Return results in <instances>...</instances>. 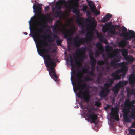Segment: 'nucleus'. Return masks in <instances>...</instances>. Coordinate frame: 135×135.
<instances>
[{"label":"nucleus","mask_w":135,"mask_h":135,"mask_svg":"<svg viewBox=\"0 0 135 135\" xmlns=\"http://www.w3.org/2000/svg\"><path fill=\"white\" fill-rule=\"evenodd\" d=\"M129 133L132 135H135V129H131L129 131Z\"/></svg>","instance_id":"37"},{"label":"nucleus","mask_w":135,"mask_h":135,"mask_svg":"<svg viewBox=\"0 0 135 135\" xmlns=\"http://www.w3.org/2000/svg\"><path fill=\"white\" fill-rule=\"evenodd\" d=\"M86 50L85 47H83L79 48L76 50V52L77 53L80 54V60H83L85 57V54L86 52Z\"/></svg>","instance_id":"12"},{"label":"nucleus","mask_w":135,"mask_h":135,"mask_svg":"<svg viewBox=\"0 0 135 135\" xmlns=\"http://www.w3.org/2000/svg\"><path fill=\"white\" fill-rule=\"evenodd\" d=\"M130 100L129 99H126L124 103V107H128L131 106L130 104Z\"/></svg>","instance_id":"32"},{"label":"nucleus","mask_w":135,"mask_h":135,"mask_svg":"<svg viewBox=\"0 0 135 135\" xmlns=\"http://www.w3.org/2000/svg\"><path fill=\"white\" fill-rule=\"evenodd\" d=\"M101 54V52L100 53H98V52H96L95 53V57H96L97 56H98L99 54Z\"/></svg>","instance_id":"54"},{"label":"nucleus","mask_w":135,"mask_h":135,"mask_svg":"<svg viewBox=\"0 0 135 135\" xmlns=\"http://www.w3.org/2000/svg\"><path fill=\"white\" fill-rule=\"evenodd\" d=\"M78 24L79 25V27H81L82 28L81 30V33H85V30L84 29V26L83 22L80 20H78Z\"/></svg>","instance_id":"26"},{"label":"nucleus","mask_w":135,"mask_h":135,"mask_svg":"<svg viewBox=\"0 0 135 135\" xmlns=\"http://www.w3.org/2000/svg\"><path fill=\"white\" fill-rule=\"evenodd\" d=\"M47 16H44V17L46 18V20L47 21H49V14H47Z\"/></svg>","instance_id":"50"},{"label":"nucleus","mask_w":135,"mask_h":135,"mask_svg":"<svg viewBox=\"0 0 135 135\" xmlns=\"http://www.w3.org/2000/svg\"><path fill=\"white\" fill-rule=\"evenodd\" d=\"M123 117L124 120L127 122H130L131 121V116L128 115H123Z\"/></svg>","instance_id":"31"},{"label":"nucleus","mask_w":135,"mask_h":135,"mask_svg":"<svg viewBox=\"0 0 135 135\" xmlns=\"http://www.w3.org/2000/svg\"><path fill=\"white\" fill-rule=\"evenodd\" d=\"M114 60L116 63L120 61V58L118 57H117Z\"/></svg>","instance_id":"41"},{"label":"nucleus","mask_w":135,"mask_h":135,"mask_svg":"<svg viewBox=\"0 0 135 135\" xmlns=\"http://www.w3.org/2000/svg\"><path fill=\"white\" fill-rule=\"evenodd\" d=\"M135 104V100H132L131 101H130V105L131 106V107L132 106H133L134 105H133V104Z\"/></svg>","instance_id":"45"},{"label":"nucleus","mask_w":135,"mask_h":135,"mask_svg":"<svg viewBox=\"0 0 135 135\" xmlns=\"http://www.w3.org/2000/svg\"><path fill=\"white\" fill-rule=\"evenodd\" d=\"M116 62L114 60H112L110 63V65L111 66H113L114 68H116Z\"/></svg>","instance_id":"35"},{"label":"nucleus","mask_w":135,"mask_h":135,"mask_svg":"<svg viewBox=\"0 0 135 135\" xmlns=\"http://www.w3.org/2000/svg\"><path fill=\"white\" fill-rule=\"evenodd\" d=\"M76 87L79 89L77 93L78 96L80 98L83 99L84 101L88 102L90 98V95L88 90L83 91L82 90L85 88L86 86L85 81L84 80L79 81L76 83Z\"/></svg>","instance_id":"2"},{"label":"nucleus","mask_w":135,"mask_h":135,"mask_svg":"<svg viewBox=\"0 0 135 135\" xmlns=\"http://www.w3.org/2000/svg\"><path fill=\"white\" fill-rule=\"evenodd\" d=\"M99 41L100 42H98L96 45L97 47L99 49V53H100L101 51V32H100L99 34Z\"/></svg>","instance_id":"25"},{"label":"nucleus","mask_w":135,"mask_h":135,"mask_svg":"<svg viewBox=\"0 0 135 135\" xmlns=\"http://www.w3.org/2000/svg\"><path fill=\"white\" fill-rule=\"evenodd\" d=\"M102 65L104 64V62L102 60Z\"/></svg>","instance_id":"63"},{"label":"nucleus","mask_w":135,"mask_h":135,"mask_svg":"<svg viewBox=\"0 0 135 135\" xmlns=\"http://www.w3.org/2000/svg\"><path fill=\"white\" fill-rule=\"evenodd\" d=\"M111 115L114 119L117 121H118L119 119V116L118 115L117 110L116 109L113 108L111 110Z\"/></svg>","instance_id":"14"},{"label":"nucleus","mask_w":135,"mask_h":135,"mask_svg":"<svg viewBox=\"0 0 135 135\" xmlns=\"http://www.w3.org/2000/svg\"><path fill=\"white\" fill-rule=\"evenodd\" d=\"M46 36L47 37V39L49 40V41H52V38L50 35L48 34L46 35Z\"/></svg>","instance_id":"38"},{"label":"nucleus","mask_w":135,"mask_h":135,"mask_svg":"<svg viewBox=\"0 0 135 135\" xmlns=\"http://www.w3.org/2000/svg\"><path fill=\"white\" fill-rule=\"evenodd\" d=\"M121 68L120 69L117 70L111 74V76L113 77V78L115 80H117L120 79V76L119 75V74L121 73L125 74L127 71L125 70V68Z\"/></svg>","instance_id":"9"},{"label":"nucleus","mask_w":135,"mask_h":135,"mask_svg":"<svg viewBox=\"0 0 135 135\" xmlns=\"http://www.w3.org/2000/svg\"><path fill=\"white\" fill-rule=\"evenodd\" d=\"M104 38V37L103 35L102 34V42H104L105 43H106L107 42V41L106 39H104V41H103V40Z\"/></svg>","instance_id":"52"},{"label":"nucleus","mask_w":135,"mask_h":135,"mask_svg":"<svg viewBox=\"0 0 135 135\" xmlns=\"http://www.w3.org/2000/svg\"><path fill=\"white\" fill-rule=\"evenodd\" d=\"M55 63L46 66L50 75L53 78L55 81H57L58 80L57 77L55 73Z\"/></svg>","instance_id":"6"},{"label":"nucleus","mask_w":135,"mask_h":135,"mask_svg":"<svg viewBox=\"0 0 135 135\" xmlns=\"http://www.w3.org/2000/svg\"><path fill=\"white\" fill-rule=\"evenodd\" d=\"M124 59L127 61L130 62H132L135 60V58L130 55H128Z\"/></svg>","instance_id":"23"},{"label":"nucleus","mask_w":135,"mask_h":135,"mask_svg":"<svg viewBox=\"0 0 135 135\" xmlns=\"http://www.w3.org/2000/svg\"><path fill=\"white\" fill-rule=\"evenodd\" d=\"M77 79L76 81L78 82L79 81H80L81 80H83L81 79L83 77V74L82 73V71H78L77 74Z\"/></svg>","instance_id":"27"},{"label":"nucleus","mask_w":135,"mask_h":135,"mask_svg":"<svg viewBox=\"0 0 135 135\" xmlns=\"http://www.w3.org/2000/svg\"><path fill=\"white\" fill-rule=\"evenodd\" d=\"M122 55L124 58L128 56V51L127 49L125 48L122 49L121 51Z\"/></svg>","instance_id":"28"},{"label":"nucleus","mask_w":135,"mask_h":135,"mask_svg":"<svg viewBox=\"0 0 135 135\" xmlns=\"http://www.w3.org/2000/svg\"><path fill=\"white\" fill-rule=\"evenodd\" d=\"M112 14L109 13L107 14L102 19V23H105L110 19L112 17Z\"/></svg>","instance_id":"20"},{"label":"nucleus","mask_w":135,"mask_h":135,"mask_svg":"<svg viewBox=\"0 0 135 135\" xmlns=\"http://www.w3.org/2000/svg\"><path fill=\"white\" fill-rule=\"evenodd\" d=\"M122 32H124L126 33H128L127 32V29L126 27H123L122 29Z\"/></svg>","instance_id":"44"},{"label":"nucleus","mask_w":135,"mask_h":135,"mask_svg":"<svg viewBox=\"0 0 135 135\" xmlns=\"http://www.w3.org/2000/svg\"><path fill=\"white\" fill-rule=\"evenodd\" d=\"M128 84V81H119L117 84L120 88L123 87L126 85Z\"/></svg>","instance_id":"30"},{"label":"nucleus","mask_w":135,"mask_h":135,"mask_svg":"<svg viewBox=\"0 0 135 135\" xmlns=\"http://www.w3.org/2000/svg\"><path fill=\"white\" fill-rule=\"evenodd\" d=\"M36 3H37V2L36 1L35 4L33 6V8L35 13H39L41 10L42 5L39 3L37 5L36 4H35Z\"/></svg>","instance_id":"15"},{"label":"nucleus","mask_w":135,"mask_h":135,"mask_svg":"<svg viewBox=\"0 0 135 135\" xmlns=\"http://www.w3.org/2000/svg\"><path fill=\"white\" fill-rule=\"evenodd\" d=\"M108 49L109 50H110L111 49H112V47L110 46H108Z\"/></svg>","instance_id":"59"},{"label":"nucleus","mask_w":135,"mask_h":135,"mask_svg":"<svg viewBox=\"0 0 135 135\" xmlns=\"http://www.w3.org/2000/svg\"><path fill=\"white\" fill-rule=\"evenodd\" d=\"M116 55V54L113 52H109L107 55L108 57L110 59L114 58Z\"/></svg>","instance_id":"33"},{"label":"nucleus","mask_w":135,"mask_h":135,"mask_svg":"<svg viewBox=\"0 0 135 135\" xmlns=\"http://www.w3.org/2000/svg\"><path fill=\"white\" fill-rule=\"evenodd\" d=\"M116 50L117 51H120L121 50L120 49H116Z\"/></svg>","instance_id":"62"},{"label":"nucleus","mask_w":135,"mask_h":135,"mask_svg":"<svg viewBox=\"0 0 135 135\" xmlns=\"http://www.w3.org/2000/svg\"><path fill=\"white\" fill-rule=\"evenodd\" d=\"M121 67L123 68H125V70L127 71V68L126 66L125 62H124L117 63L116 64V68H119Z\"/></svg>","instance_id":"21"},{"label":"nucleus","mask_w":135,"mask_h":135,"mask_svg":"<svg viewBox=\"0 0 135 135\" xmlns=\"http://www.w3.org/2000/svg\"><path fill=\"white\" fill-rule=\"evenodd\" d=\"M24 33L26 35H27V33L26 32H25Z\"/></svg>","instance_id":"64"},{"label":"nucleus","mask_w":135,"mask_h":135,"mask_svg":"<svg viewBox=\"0 0 135 135\" xmlns=\"http://www.w3.org/2000/svg\"><path fill=\"white\" fill-rule=\"evenodd\" d=\"M86 12V15L87 16H90L91 15V14L89 11H87Z\"/></svg>","instance_id":"53"},{"label":"nucleus","mask_w":135,"mask_h":135,"mask_svg":"<svg viewBox=\"0 0 135 135\" xmlns=\"http://www.w3.org/2000/svg\"><path fill=\"white\" fill-rule=\"evenodd\" d=\"M88 8V6H85L83 7V11H86Z\"/></svg>","instance_id":"43"},{"label":"nucleus","mask_w":135,"mask_h":135,"mask_svg":"<svg viewBox=\"0 0 135 135\" xmlns=\"http://www.w3.org/2000/svg\"><path fill=\"white\" fill-rule=\"evenodd\" d=\"M127 33H126L124 32H122V33L120 34V36L121 37H123L124 36V37H125ZM128 33H129V32Z\"/></svg>","instance_id":"46"},{"label":"nucleus","mask_w":135,"mask_h":135,"mask_svg":"<svg viewBox=\"0 0 135 135\" xmlns=\"http://www.w3.org/2000/svg\"><path fill=\"white\" fill-rule=\"evenodd\" d=\"M89 57L90 60V65L91 67L94 68L95 66L96 60L93 56V54L91 50L89 53Z\"/></svg>","instance_id":"13"},{"label":"nucleus","mask_w":135,"mask_h":135,"mask_svg":"<svg viewBox=\"0 0 135 135\" xmlns=\"http://www.w3.org/2000/svg\"><path fill=\"white\" fill-rule=\"evenodd\" d=\"M112 22H110L105 23L102 29V31H108L112 35L114 34L115 32V28L113 25H112Z\"/></svg>","instance_id":"7"},{"label":"nucleus","mask_w":135,"mask_h":135,"mask_svg":"<svg viewBox=\"0 0 135 135\" xmlns=\"http://www.w3.org/2000/svg\"><path fill=\"white\" fill-rule=\"evenodd\" d=\"M53 36L55 39L57 38L58 37V36L56 34L54 35Z\"/></svg>","instance_id":"55"},{"label":"nucleus","mask_w":135,"mask_h":135,"mask_svg":"<svg viewBox=\"0 0 135 135\" xmlns=\"http://www.w3.org/2000/svg\"><path fill=\"white\" fill-rule=\"evenodd\" d=\"M135 37V33L133 31H129V33H127L126 36L118 43L119 47H124L127 44V40L131 41Z\"/></svg>","instance_id":"4"},{"label":"nucleus","mask_w":135,"mask_h":135,"mask_svg":"<svg viewBox=\"0 0 135 135\" xmlns=\"http://www.w3.org/2000/svg\"><path fill=\"white\" fill-rule=\"evenodd\" d=\"M41 22L43 23L42 25L41 23H39L38 24V26L42 28H39L37 30V32L40 33H42L43 32V29L46 28V21H45L42 20L41 21Z\"/></svg>","instance_id":"16"},{"label":"nucleus","mask_w":135,"mask_h":135,"mask_svg":"<svg viewBox=\"0 0 135 135\" xmlns=\"http://www.w3.org/2000/svg\"><path fill=\"white\" fill-rule=\"evenodd\" d=\"M88 5L92 13L95 15H97L100 13V12L96 9V7L93 2L91 1L88 2Z\"/></svg>","instance_id":"11"},{"label":"nucleus","mask_w":135,"mask_h":135,"mask_svg":"<svg viewBox=\"0 0 135 135\" xmlns=\"http://www.w3.org/2000/svg\"><path fill=\"white\" fill-rule=\"evenodd\" d=\"M89 74L90 75L92 76H93L94 75V73L93 71H90L89 72Z\"/></svg>","instance_id":"49"},{"label":"nucleus","mask_w":135,"mask_h":135,"mask_svg":"<svg viewBox=\"0 0 135 135\" xmlns=\"http://www.w3.org/2000/svg\"><path fill=\"white\" fill-rule=\"evenodd\" d=\"M56 42L57 43V45H60L62 42L61 40H57L56 41Z\"/></svg>","instance_id":"48"},{"label":"nucleus","mask_w":135,"mask_h":135,"mask_svg":"<svg viewBox=\"0 0 135 135\" xmlns=\"http://www.w3.org/2000/svg\"><path fill=\"white\" fill-rule=\"evenodd\" d=\"M131 106L124 107V109L123 111V112L124 113L123 115H129V113L130 112V109H131Z\"/></svg>","instance_id":"22"},{"label":"nucleus","mask_w":135,"mask_h":135,"mask_svg":"<svg viewBox=\"0 0 135 135\" xmlns=\"http://www.w3.org/2000/svg\"><path fill=\"white\" fill-rule=\"evenodd\" d=\"M81 71H82V73L83 74L86 73L87 72L88 69L86 68H84L82 69Z\"/></svg>","instance_id":"39"},{"label":"nucleus","mask_w":135,"mask_h":135,"mask_svg":"<svg viewBox=\"0 0 135 135\" xmlns=\"http://www.w3.org/2000/svg\"><path fill=\"white\" fill-rule=\"evenodd\" d=\"M110 91V90L108 88H104L103 89L102 86V98L107 96L109 94Z\"/></svg>","instance_id":"17"},{"label":"nucleus","mask_w":135,"mask_h":135,"mask_svg":"<svg viewBox=\"0 0 135 135\" xmlns=\"http://www.w3.org/2000/svg\"><path fill=\"white\" fill-rule=\"evenodd\" d=\"M131 116L135 119V109H133L130 112Z\"/></svg>","instance_id":"34"},{"label":"nucleus","mask_w":135,"mask_h":135,"mask_svg":"<svg viewBox=\"0 0 135 135\" xmlns=\"http://www.w3.org/2000/svg\"><path fill=\"white\" fill-rule=\"evenodd\" d=\"M127 93L131 95H135V88L133 89L130 91H128Z\"/></svg>","instance_id":"36"},{"label":"nucleus","mask_w":135,"mask_h":135,"mask_svg":"<svg viewBox=\"0 0 135 135\" xmlns=\"http://www.w3.org/2000/svg\"><path fill=\"white\" fill-rule=\"evenodd\" d=\"M89 21L91 22L88 25L89 28V30L92 32L95 29L97 26V22L95 18L92 17H90V18L89 19Z\"/></svg>","instance_id":"10"},{"label":"nucleus","mask_w":135,"mask_h":135,"mask_svg":"<svg viewBox=\"0 0 135 135\" xmlns=\"http://www.w3.org/2000/svg\"><path fill=\"white\" fill-rule=\"evenodd\" d=\"M86 38H80L78 35L76 36L73 39L74 45L76 47H79L82 44H84L91 41L92 38V33H87L85 35Z\"/></svg>","instance_id":"3"},{"label":"nucleus","mask_w":135,"mask_h":135,"mask_svg":"<svg viewBox=\"0 0 135 135\" xmlns=\"http://www.w3.org/2000/svg\"><path fill=\"white\" fill-rule=\"evenodd\" d=\"M99 95L100 97L101 98V89H100L99 91Z\"/></svg>","instance_id":"58"},{"label":"nucleus","mask_w":135,"mask_h":135,"mask_svg":"<svg viewBox=\"0 0 135 135\" xmlns=\"http://www.w3.org/2000/svg\"><path fill=\"white\" fill-rule=\"evenodd\" d=\"M54 27H53V29L55 28L56 29L57 27V23H56L54 25Z\"/></svg>","instance_id":"57"},{"label":"nucleus","mask_w":135,"mask_h":135,"mask_svg":"<svg viewBox=\"0 0 135 135\" xmlns=\"http://www.w3.org/2000/svg\"><path fill=\"white\" fill-rule=\"evenodd\" d=\"M104 48L103 46L102 45V54L103 52Z\"/></svg>","instance_id":"60"},{"label":"nucleus","mask_w":135,"mask_h":135,"mask_svg":"<svg viewBox=\"0 0 135 135\" xmlns=\"http://www.w3.org/2000/svg\"><path fill=\"white\" fill-rule=\"evenodd\" d=\"M49 7L48 6H47V7H45V11H48L49 10Z\"/></svg>","instance_id":"56"},{"label":"nucleus","mask_w":135,"mask_h":135,"mask_svg":"<svg viewBox=\"0 0 135 135\" xmlns=\"http://www.w3.org/2000/svg\"><path fill=\"white\" fill-rule=\"evenodd\" d=\"M70 62L71 63V66H72L74 65V64L73 62V60L71 57H70Z\"/></svg>","instance_id":"51"},{"label":"nucleus","mask_w":135,"mask_h":135,"mask_svg":"<svg viewBox=\"0 0 135 135\" xmlns=\"http://www.w3.org/2000/svg\"><path fill=\"white\" fill-rule=\"evenodd\" d=\"M38 40L39 47L42 48L40 49V52L38 51L40 55L43 58L46 66L54 63V59L52 58L49 55L50 48L45 47L48 45L47 42L45 41H42L41 40Z\"/></svg>","instance_id":"1"},{"label":"nucleus","mask_w":135,"mask_h":135,"mask_svg":"<svg viewBox=\"0 0 135 135\" xmlns=\"http://www.w3.org/2000/svg\"><path fill=\"white\" fill-rule=\"evenodd\" d=\"M129 83L132 86L134 85L135 83V74H131L129 78Z\"/></svg>","instance_id":"18"},{"label":"nucleus","mask_w":135,"mask_h":135,"mask_svg":"<svg viewBox=\"0 0 135 135\" xmlns=\"http://www.w3.org/2000/svg\"><path fill=\"white\" fill-rule=\"evenodd\" d=\"M120 88V87L117 84H116L115 86L113 88L112 90L114 94H117L119 91Z\"/></svg>","instance_id":"29"},{"label":"nucleus","mask_w":135,"mask_h":135,"mask_svg":"<svg viewBox=\"0 0 135 135\" xmlns=\"http://www.w3.org/2000/svg\"><path fill=\"white\" fill-rule=\"evenodd\" d=\"M86 81H90L91 80V78L89 76H87L85 78V80Z\"/></svg>","instance_id":"42"},{"label":"nucleus","mask_w":135,"mask_h":135,"mask_svg":"<svg viewBox=\"0 0 135 135\" xmlns=\"http://www.w3.org/2000/svg\"><path fill=\"white\" fill-rule=\"evenodd\" d=\"M84 111L88 118L90 120L91 123H95L97 117L95 111L88 108H85Z\"/></svg>","instance_id":"5"},{"label":"nucleus","mask_w":135,"mask_h":135,"mask_svg":"<svg viewBox=\"0 0 135 135\" xmlns=\"http://www.w3.org/2000/svg\"><path fill=\"white\" fill-rule=\"evenodd\" d=\"M99 64L100 66L101 65V60H100L99 61Z\"/></svg>","instance_id":"61"},{"label":"nucleus","mask_w":135,"mask_h":135,"mask_svg":"<svg viewBox=\"0 0 135 135\" xmlns=\"http://www.w3.org/2000/svg\"><path fill=\"white\" fill-rule=\"evenodd\" d=\"M114 80H115L113 78H110L108 80L109 83H106L104 84L105 88H109L111 87L113 83Z\"/></svg>","instance_id":"19"},{"label":"nucleus","mask_w":135,"mask_h":135,"mask_svg":"<svg viewBox=\"0 0 135 135\" xmlns=\"http://www.w3.org/2000/svg\"><path fill=\"white\" fill-rule=\"evenodd\" d=\"M45 37V36L44 35L41 36L40 35H38L36 33H33L32 36V37L33 38L35 42H36V38H41L42 39H44V38Z\"/></svg>","instance_id":"24"},{"label":"nucleus","mask_w":135,"mask_h":135,"mask_svg":"<svg viewBox=\"0 0 135 135\" xmlns=\"http://www.w3.org/2000/svg\"><path fill=\"white\" fill-rule=\"evenodd\" d=\"M74 28L69 30L66 28H64L62 30V33L64 34V38L67 39L68 41H71V37L75 32Z\"/></svg>","instance_id":"8"},{"label":"nucleus","mask_w":135,"mask_h":135,"mask_svg":"<svg viewBox=\"0 0 135 135\" xmlns=\"http://www.w3.org/2000/svg\"><path fill=\"white\" fill-rule=\"evenodd\" d=\"M105 68L107 70H109L110 69V67L109 66L108 63L107 62L105 65Z\"/></svg>","instance_id":"40"},{"label":"nucleus","mask_w":135,"mask_h":135,"mask_svg":"<svg viewBox=\"0 0 135 135\" xmlns=\"http://www.w3.org/2000/svg\"><path fill=\"white\" fill-rule=\"evenodd\" d=\"M95 104L96 106L98 107H99L101 103H100L99 102H98L96 101L95 102Z\"/></svg>","instance_id":"47"}]
</instances>
